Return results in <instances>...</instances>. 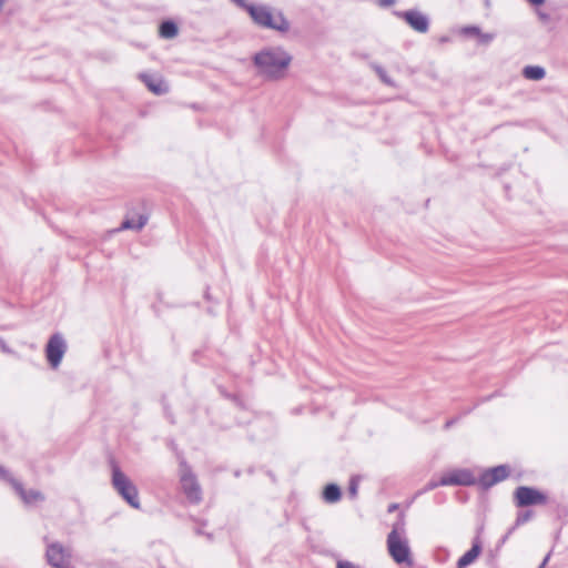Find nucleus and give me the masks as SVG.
Wrapping results in <instances>:
<instances>
[{"label":"nucleus","instance_id":"3","mask_svg":"<svg viewBox=\"0 0 568 568\" xmlns=\"http://www.w3.org/2000/svg\"><path fill=\"white\" fill-rule=\"evenodd\" d=\"M111 484L114 490L134 509H140L141 504L136 486L121 470L115 462H111Z\"/></svg>","mask_w":568,"mask_h":568},{"label":"nucleus","instance_id":"4","mask_svg":"<svg viewBox=\"0 0 568 568\" xmlns=\"http://www.w3.org/2000/svg\"><path fill=\"white\" fill-rule=\"evenodd\" d=\"M180 480L183 493L189 501L199 504L202 500V489L195 475L184 460L180 463Z\"/></svg>","mask_w":568,"mask_h":568},{"label":"nucleus","instance_id":"26","mask_svg":"<svg viewBox=\"0 0 568 568\" xmlns=\"http://www.w3.org/2000/svg\"><path fill=\"white\" fill-rule=\"evenodd\" d=\"M0 478L10 483V478H13L7 469L0 466Z\"/></svg>","mask_w":568,"mask_h":568},{"label":"nucleus","instance_id":"32","mask_svg":"<svg viewBox=\"0 0 568 568\" xmlns=\"http://www.w3.org/2000/svg\"><path fill=\"white\" fill-rule=\"evenodd\" d=\"M532 6H541L546 0H527Z\"/></svg>","mask_w":568,"mask_h":568},{"label":"nucleus","instance_id":"8","mask_svg":"<svg viewBox=\"0 0 568 568\" xmlns=\"http://www.w3.org/2000/svg\"><path fill=\"white\" fill-rule=\"evenodd\" d=\"M67 351V344L63 336L59 333L53 334L45 346V356L51 367L57 368Z\"/></svg>","mask_w":568,"mask_h":568},{"label":"nucleus","instance_id":"1","mask_svg":"<svg viewBox=\"0 0 568 568\" xmlns=\"http://www.w3.org/2000/svg\"><path fill=\"white\" fill-rule=\"evenodd\" d=\"M292 59V55L282 47H270L256 52L252 61L261 77L277 81L285 77Z\"/></svg>","mask_w":568,"mask_h":568},{"label":"nucleus","instance_id":"12","mask_svg":"<svg viewBox=\"0 0 568 568\" xmlns=\"http://www.w3.org/2000/svg\"><path fill=\"white\" fill-rule=\"evenodd\" d=\"M10 484L26 505L44 500V495L41 491L36 489L26 490L23 485L14 478H10Z\"/></svg>","mask_w":568,"mask_h":568},{"label":"nucleus","instance_id":"5","mask_svg":"<svg viewBox=\"0 0 568 568\" xmlns=\"http://www.w3.org/2000/svg\"><path fill=\"white\" fill-rule=\"evenodd\" d=\"M387 549L390 557L397 564L412 565L410 548L406 537L396 536L395 532H389L387 536Z\"/></svg>","mask_w":568,"mask_h":568},{"label":"nucleus","instance_id":"9","mask_svg":"<svg viewBox=\"0 0 568 568\" xmlns=\"http://www.w3.org/2000/svg\"><path fill=\"white\" fill-rule=\"evenodd\" d=\"M45 556L49 565L53 568H72L70 562L71 554L60 542L49 544Z\"/></svg>","mask_w":568,"mask_h":568},{"label":"nucleus","instance_id":"20","mask_svg":"<svg viewBox=\"0 0 568 568\" xmlns=\"http://www.w3.org/2000/svg\"><path fill=\"white\" fill-rule=\"evenodd\" d=\"M374 69L376 71V73L378 74L379 79L386 83L387 85H393V81L390 80V78L387 75L386 71L379 67V65H374Z\"/></svg>","mask_w":568,"mask_h":568},{"label":"nucleus","instance_id":"34","mask_svg":"<svg viewBox=\"0 0 568 568\" xmlns=\"http://www.w3.org/2000/svg\"><path fill=\"white\" fill-rule=\"evenodd\" d=\"M398 508V505L397 504H392L388 506V513H393L395 511L396 509Z\"/></svg>","mask_w":568,"mask_h":568},{"label":"nucleus","instance_id":"11","mask_svg":"<svg viewBox=\"0 0 568 568\" xmlns=\"http://www.w3.org/2000/svg\"><path fill=\"white\" fill-rule=\"evenodd\" d=\"M509 475V469L505 465H499L484 471L480 476V484L484 487H491L493 485L506 479Z\"/></svg>","mask_w":568,"mask_h":568},{"label":"nucleus","instance_id":"24","mask_svg":"<svg viewBox=\"0 0 568 568\" xmlns=\"http://www.w3.org/2000/svg\"><path fill=\"white\" fill-rule=\"evenodd\" d=\"M477 37H478L479 43L489 44L494 40L495 34L494 33H483L480 31V34H477Z\"/></svg>","mask_w":568,"mask_h":568},{"label":"nucleus","instance_id":"17","mask_svg":"<svg viewBox=\"0 0 568 568\" xmlns=\"http://www.w3.org/2000/svg\"><path fill=\"white\" fill-rule=\"evenodd\" d=\"M546 75L545 68L540 65H526L523 69V77L527 80L539 81Z\"/></svg>","mask_w":568,"mask_h":568},{"label":"nucleus","instance_id":"10","mask_svg":"<svg viewBox=\"0 0 568 568\" xmlns=\"http://www.w3.org/2000/svg\"><path fill=\"white\" fill-rule=\"evenodd\" d=\"M439 484L446 486H471L476 484V478L468 469H455L439 479Z\"/></svg>","mask_w":568,"mask_h":568},{"label":"nucleus","instance_id":"22","mask_svg":"<svg viewBox=\"0 0 568 568\" xmlns=\"http://www.w3.org/2000/svg\"><path fill=\"white\" fill-rule=\"evenodd\" d=\"M532 516V513L530 510H526L523 513H519L516 519V525H524L525 523L529 521Z\"/></svg>","mask_w":568,"mask_h":568},{"label":"nucleus","instance_id":"16","mask_svg":"<svg viewBox=\"0 0 568 568\" xmlns=\"http://www.w3.org/2000/svg\"><path fill=\"white\" fill-rule=\"evenodd\" d=\"M342 497V491L338 485L327 484L323 489V499L328 504L337 503Z\"/></svg>","mask_w":568,"mask_h":568},{"label":"nucleus","instance_id":"19","mask_svg":"<svg viewBox=\"0 0 568 568\" xmlns=\"http://www.w3.org/2000/svg\"><path fill=\"white\" fill-rule=\"evenodd\" d=\"M390 532H395L396 536L405 537V520L403 515H400L399 519L396 523H394Z\"/></svg>","mask_w":568,"mask_h":568},{"label":"nucleus","instance_id":"6","mask_svg":"<svg viewBox=\"0 0 568 568\" xmlns=\"http://www.w3.org/2000/svg\"><path fill=\"white\" fill-rule=\"evenodd\" d=\"M517 507H528L534 505H544L547 501L545 494L534 487L519 486L514 493Z\"/></svg>","mask_w":568,"mask_h":568},{"label":"nucleus","instance_id":"33","mask_svg":"<svg viewBox=\"0 0 568 568\" xmlns=\"http://www.w3.org/2000/svg\"><path fill=\"white\" fill-rule=\"evenodd\" d=\"M549 557H550V554H548L545 559L542 560V562L540 564V566L538 568H545L546 564L548 562L549 560Z\"/></svg>","mask_w":568,"mask_h":568},{"label":"nucleus","instance_id":"28","mask_svg":"<svg viewBox=\"0 0 568 568\" xmlns=\"http://www.w3.org/2000/svg\"><path fill=\"white\" fill-rule=\"evenodd\" d=\"M439 486H444V485H443V484H439V480H438V481H434V480H432V481H429V483L427 484V486H426L425 490H432V489H435V488H437V487H439Z\"/></svg>","mask_w":568,"mask_h":568},{"label":"nucleus","instance_id":"27","mask_svg":"<svg viewBox=\"0 0 568 568\" xmlns=\"http://www.w3.org/2000/svg\"><path fill=\"white\" fill-rule=\"evenodd\" d=\"M378 6L382 7V8H388L390 6H393L396 0H378Z\"/></svg>","mask_w":568,"mask_h":568},{"label":"nucleus","instance_id":"18","mask_svg":"<svg viewBox=\"0 0 568 568\" xmlns=\"http://www.w3.org/2000/svg\"><path fill=\"white\" fill-rule=\"evenodd\" d=\"M178 26L172 20H165L161 22L159 33L164 39H172L178 34Z\"/></svg>","mask_w":568,"mask_h":568},{"label":"nucleus","instance_id":"36","mask_svg":"<svg viewBox=\"0 0 568 568\" xmlns=\"http://www.w3.org/2000/svg\"><path fill=\"white\" fill-rule=\"evenodd\" d=\"M1 348L3 352H9V348L4 344H2Z\"/></svg>","mask_w":568,"mask_h":568},{"label":"nucleus","instance_id":"14","mask_svg":"<svg viewBox=\"0 0 568 568\" xmlns=\"http://www.w3.org/2000/svg\"><path fill=\"white\" fill-rule=\"evenodd\" d=\"M481 551V544L476 538L471 545V548L467 550L457 561V568H466L475 561Z\"/></svg>","mask_w":568,"mask_h":568},{"label":"nucleus","instance_id":"37","mask_svg":"<svg viewBox=\"0 0 568 568\" xmlns=\"http://www.w3.org/2000/svg\"><path fill=\"white\" fill-rule=\"evenodd\" d=\"M4 2H6V0H0V10L2 9Z\"/></svg>","mask_w":568,"mask_h":568},{"label":"nucleus","instance_id":"30","mask_svg":"<svg viewBox=\"0 0 568 568\" xmlns=\"http://www.w3.org/2000/svg\"><path fill=\"white\" fill-rule=\"evenodd\" d=\"M538 17L542 21H548L549 20V14L545 13V12H541V11H538Z\"/></svg>","mask_w":568,"mask_h":568},{"label":"nucleus","instance_id":"7","mask_svg":"<svg viewBox=\"0 0 568 568\" xmlns=\"http://www.w3.org/2000/svg\"><path fill=\"white\" fill-rule=\"evenodd\" d=\"M393 14L404 20L414 31L426 33L429 30V19L419 10L393 11Z\"/></svg>","mask_w":568,"mask_h":568},{"label":"nucleus","instance_id":"31","mask_svg":"<svg viewBox=\"0 0 568 568\" xmlns=\"http://www.w3.org/2000/svg\"><path fill=\"white\" fill-rule=\"evenodd\" d=\"M194 531L196 535H205L207 538H211V534H205L202 527H196Z\"/></svg>","mask_w":568,"mask_h":568},{"label":"nucleus","instance_id":"35","mask_svg":"<svg viewBox=\"0 0 568 568\" xmlns=\"http://www.w3.org/2000/svg\"><path fill=\"white\" fill-rule=\"evenodd\" d=\"M455 419H450V420H447L446 424H445V428L448 429L452 425L455 424Z\"/></svg>","mask_w":568,"mask_h":568},{"label":"nucleus","instance_id":"25","mask_svg":"<svg viewBox=\"0 0 568 568\" xmlns=\"http://www.w3.org/2000/svg\"><path fill=\"white\" fill-rule=\"evenodd\" d=\"M337 568H361V567L354 565L353 562H351L348 560H339L337 562Z\"/></svg>","mask_w":568,"mask_h":568},{"label":"nucleus","instance_id":"23","mask_svg":"<svg viewBox=\"0 0 568 568\" xmlns=\"http://www.w3.org/2000/svg\"><path fill=\"white\" fill-rule=\"evenodd\" d=\"M464 36H476L480 34V29L476 26H467L462 29Z\"/></svg>","mask_w":568,"mask_h":568},{"label":"nucleus","instance_id":"13","mask_svg":"<svg viewBox=\"0 0 568 568\" xmlns=\"http://www.w3.org/2000/svg\"><path fill=\"white\" fill-rule=\"evenodd\" d=\"M139 77L146 88L154 94L161 95L169 92L168 83L161 78L146 73H141Z\"/></svg>","mask_w":568,"mask_h":568},{"label":"nucleus","instance_id":"21","mask_svg":"<svg viewBox=\"0 0 568 568\" xmlns=\"http://www.w3.org/2000/svg\"><path fill=\"white\" fill-rule=\"evenodd\" d=\"M357 489H358V479L357 477H352L348 485V494L352 498H355L357 496Z\"/></svg>","mask_w":568,"mask_h":568},{"label":"nucleus","instance_id":"15","mask_svg":"<svg viewBox=\"0 0 568 568\" xmlns=\"http://www.w3.org/2000/svg\"><path fill=\"white\" fill-rule=\"evenodd\" d=\"M146 222H148V216L143 215V214H140L136 220L133 219V217H126L122 222V224L119 227V230H135V231H140V230H142L144 227Z\"/></svg>","mask_w":568,"mask_h":568},{"label":"nucleus","instance_id":"2","mask_svg":"<svg viewBox=\"0 0 568 568\" xmlns=\"http://www.w3.org/2000/svg\"><path fill=\"white\" fill-rule=\"evenodd\" d=\"M253 21L263 28L286 32L290 29V22L282 12L273 14L271 9L266 6L248 4L245 9Z\"/></svg>","mask_w":568,"mask_h":568},{"label":"nucleus","instance_id":"29","mask_svg":"<svg viewBox=\"0 0 568 568\" xmlns=\"http://www.w3.org/2000/svg\"><path fill=\"white\" fill-rule=\"evenodd\" d=\"M237 7L242 9H246L248 7V3L245 0H232Z\"/></svg>","mask_w":568,"mask_h":568}]
</instances>
